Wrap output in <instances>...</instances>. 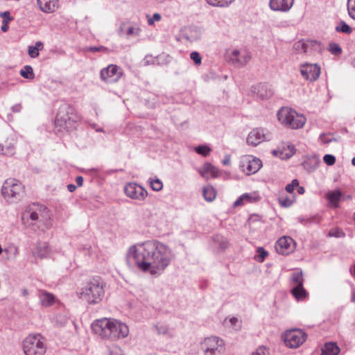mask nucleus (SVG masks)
I'll list each match as a JSON object with an SVG mask.
<instances>
[{
  "label": "nucleus",
  "mask_w": 355,
  "mask_h": 355,
  "mask_svg": "<svg viewBox=\"0 0 355 355\" xmlns=\"http://www.w3.org/2000/svg\"><path fill=\"white\" fill-rule=\"evenodd\" d=\"M67 189L70 192H73L76 189V186L74 184H70L67 185Z\"/></svg>",
  "instance_id": "nucleus-55"
},
{
  "label": "nucleus",
  "mask_w": 355,
  "mask_h": 355,
  "mask_svg": "<svg viewBox=\"0 0 355 355\" xmlns=\"http://www.w3.org/2000/svg\"><path fill=\"white\" fill-rule=\"evenodd\" d=\"M329 51L331 54L335 55H339L342 53V49L340 46L336 43H330L328 47Z\"/></svg>",
  "instance_id": "nucleus-37"
},
{
  "label": "nucleus",
  "mask_w": 355,
  "mask_h": 355,
  "mask_svg": "<svg viewBox=\"0 0 355 355\" xmlns=\"http://www.w3.org/2000/svg\"><path fill=\"white\" fill-rule=\"evenodd\" d=\"M1 30L3 32H6L8 30V24H3V23H2V26H1Z\"/></svg>",
  "instance_id": "nucleus-56"
},
{
  "label": "nucleus",
  "mask_w": 355,
  "mask_h": 355,
  "mask_svg": "<svg viewBox=\"0 0 355 355\" xmlns=\"http://www.w3.org/2000/svg\"><path fill=\"white\" fill-rule=\"evenodd\" d=\"M291 184L293 187H294L295 188V187L297 188L299 187V182H298L297 179H293Z\"/></svg>",
  "instance_id": "nucleus-57"
},
{
  "label": "nucleus",
  "mask_w": 355,
  "mask_h": 355,
  "mask_svg": "<svg viewBox=\"0 0 355 355\" xmlns=\"http://www.w3.org/2000/svg\"><path fill=\"white\" fill-rule=\"evenodd\" d=\"M293 2L294 0H270V7L273 10L286 12L293 6Z\"/></svg>",
  "instance_id": "nucleus-19"
},
{
  "label": "nucleus",
  "mask_w": 355,
  "mask_h": 355,
  "mask_svg": "<svg viewBox=\"0 0 355 355\" xmlns=\"http://www.w3.org/2000/svg\"><path fill=\"white\" fill-rule=\"evenodd\" d=\"M203 196L207 201L211 202L216 198V192L212 187L207 186L203 189Z\"/></svg>",
  "instance_id": "nucleus-32"
},
{
  "label": "nucleus",
  "mask_w": 355,
  "mask_h": 355,
  "mask_svg": "<svg viewBox=\"0 0 355 355\" xmlns=\"http://www.w3.org/2000/svg\"><path fill=\"white\" fill-rule=\"evenodd\" d=\"M0 17L2 18V23L3 24H8L13 20V17L11 16L9 11L0 12Z\"/></svg>",
  "instance_id": "nucleus-42"
},
{
  "label": "nucleus",
  "mask_w": 355,
  "mask_h": 355,
  "mask_svg": "<svg viewBox=\"0 0 355 355\" xmlns=\"http://www.w3.org/2000/svg\"><path fill=\"white\" fill-rule=\"evenodd\" d=\"M266 135L264 130L261 128L253 129L249 134L247 138V142L248 144L252 146H257L260 143L265 141Z\"/></svg>",
  "instance_id": "nucleus-17"
},
{
  "label": "nucleus",
  "mask_w": 355,
  "mask_h": 355,
  "mask_svg": "<svg viewBox=\"0 0 355 355\" xmlns=\"http://www.w3.org/2000/svg\"><path fill=\"white\" fill-rule=\"evenodd\" d=\"M44 47L43 43L40 41L35 42V46H28V53L31 58H35L39 55V51L42 50Z\"/></svg>",
  "instance_id": "nucleus-30"
},
{
  "label": "nucleus",
  "mask_w": 355,
  "mask_h": 355,
  "mask_svg": "<svg viewBox=\"0 0 355 355\" xmlns=\"http://www.w3.org/2000/svg\"><path fill=\"white\" fill-rule=\"evenodd\" d=\"M112 329L110 340H112L124 338L129 334L128 326L125 323L114 318H113Z\"/></svg>",
  "instance_id": "nucleus-16"
},
{
  "label": "nucleus",
  "mask_w": 355,
  "mask_h": 355,
  "mask_svg": "<svg viewBox=\"0 0 355 355\" xmlns=\"http://www.w3.org/2000/svg\"><path fill=\"white\" fill-rule=\"evenodd\" d=\"M21 109H22V105L20 103L14 105L11 107V110L13 112H21Z\"/></svg>",
  "instance_id": "nucleus-50"
},
{
  "label": "nucleus",
  "mask_w": 355,
  "mask_h": 355,
  "mask_svg": "<svg viewBox=\"0 0 355 355\" xmlns=\"http://www.w3.org/2000/svg\"><path fill=\"white\" fill-rule=\"evenodd\" d=\"M207 2L214 6L225 7L229 6L234 0H206Z\"/></svg>",
  "instance_id": "nucleus-35"
},
{
  "label": "nucleus",
  "mask_w": 355,
  "mask_h": 355,
  "mask_svg": "<svg viewBox=\"0 0 355 355\" xmlns=\"http://www.w3.org/2000/svg\"><path fill=\"white\" fill-rule=\"evenodd\" d=\"M321 141L323 143H329L331 141V139H328L326 135H322L320 137Z\"/></svg>",
  "instance_id": "nucleus-52"
},
{
  "label": "nucleus",
  "mask_w": 355,
  "mask_h": 355,
  "mask_svg": "<svg viewBox=\"0 0 355 355\" xmlns=\"http://www.w3.org/2000/svg\"><path fill=\"white\" fill-rule=\"evenodd\" d=\"M230 58L235 64L245 65L250 61L251 56L248 52L245 51L241 55V52L238 50H233Z\"/></svg>",
  "instance_id": "nucleus-21"
},
{
  "label": "nucleus",
  "mask_w": 355,
  "mask_h": 355,
  "mask_svg": "<svg viewBox=\"0 0 355 355\" xmlns=\"http://www.w3.org/2000/svg\"><path fill=\"white\" fill-rule=\"evenodd\" d=\"M191 59L194 62V63L197 65H200L202 62V58L200 55V54L196 52L193 51L190 54Z\"/></svg>",
  "instance_id": "nucleus-45"
},
{
  "label": "nucleus",
  "mask_w": 355,
  "mask_h": 355,
  "mask_svg": "<svg viewBox=\"0 0 355 355\" xmlns=\"http://www.w3.org/2000/svg\"><path fill=\"white\" fill-rule=\"evenodd\" d=\"M123 71L116 64H110L101 71L102 79L107 83L118 82L123 76Z\"/></svg>",
  "instance_id": "nucleus-13"
},
{
  "label": "nucleus",
  "mask_w": 355,
  "mask_h": 355,
  "mask_svg": "<svg viewBox=\"0 0 355 355\" xmlns=\"http://www.w3.org/2000/svg\"><path fill=\"white\" fill-rule=\"evenodd\" d=\"M279 121L285 127L293 130L303 128L306 123L305 116L288 107H283L277 112Z\"/></svg>",
  "instance_id": "nucleus-3"
},
{
  "label": "nucleus",
  "mask_w": 355,
  "mask_h": 355,
  "mask_svg": "<svg viewBox=\"0 0 355 355\" xmlns=\"http://www.w3.org/2000/svg\"><path fill=\"white\" fill-rule=\"evenodd\" d=\"M171 258V249L156 241L132 245L127 253L129 264L134 261L140 270L148 272L151 275H160L169 265Z\"/></svg>",
  "instance_id": "nucleus-1"
},
{
  "label": "nucleus",
  "mask_w": 355,
  "mask_h": 355,
  "mask_svg": "<svg viewBox=\"0 0 355 355\" xmlns=\"http://www.w3.org/2000/svg\"><path fill=\"white\" fill-rule=\"evenodd\" d=\"M321 69L317 64L305 63L300 66L302 77L309 81H315L320 76Z\"/></svg>",
  "instance_id": "nucleus-15"
},
{
  "label": "nucleus",
  "mask_w": 355,
  "mask_h": 355,
  "mask_svg": "<svg viewBox=\"0 0 355 355\" xmlns=\"http://www.w3.org/2000/svg\"><path fill=\"white\" fill-rule=\"evenodd\" d=\"M23 295L25 296H26L28 295V291L26 289H24L23 291Z\"/></svg>",
  "instance_id": "nucleus-63"
},
{
  "label": "nucleus",
  "mask_w": 355,
  "mask_h": 355,
  "mask_svg": "<svg viewBox=\"0 0 355 355\" xmlns=\"http://www.w3.org/2000/svg\"><path fill=\"white\" fill-rule=\"evenodd\" d=\"M307 46H308V44L302 41H300L295 44V49H301L302 51V52H304V53L307 52Z\"/></svg>",
  "instance_id": "nucleus-47"
},
{
  "label": "nucleus",
  "mask_w": 355,
  "mask_h": 355,
  "mask_svg": "<svg viewBox=\"0 0 355 355\" xmlns=\"http://www.w3.org/2000/svg\"><path fill=\"white\" fill-rule=\"evenodd\" d=\"M257 252L259 253L260 257V259L259 260V261H263L268 255L267 252H266V250L263 248H259L257 249Z\"/></svg>",
  "instance_id": "nucleus-49"
},
{
  "label": "nucleus",
  "mask_w": 355,
  "mask_h": 355,
  "mask_svg": "<svg viewBox=\"0 0 355 355\" xmlns=\"http://www.w3.org/2000/svg\"><path fill=\"white\" fill-rule=\"evenodd\" d=\"M328 236L330 237L340 238L345 236V233L339 228H333L329 230Z\"/></svg>",
  "instance_id": "nucleus-40"
},
{
  "label": "nucleus",
  "mask_w": 355,
  "mask_h": 355,
  "mask_svg": "<svg viewBox=\"0 0 355 355\" xmlns=\"http://www.w3.org/2000/svg\"><path fill=\"white\" fill-rule=\"evenodd\" d=\"M324 162L329 166L333 165L336 162V158L331 155H325L323 157Z\"/></svg>",
  "instance_id": "nucleus-46"
},
{
  "label": "nucleus",
  "mask_w": 355,
  "mask_h": 355,
  "mask_svg": "<svg viewBox=\"0 0 355 355\" xmlns=\"http://www.w3.org/2000/svg\"><path fill=\"white\" fill-rule=\"evenodd\" d=\"M80 298H83V297H87V293H85L84 292H81L80 293Z\"/></svg>",
  "instance_id": "nucleus-62"
},
{
  "label": "nucleus",
  "mask_w": 355,
  "mask_h": 355,
  "mask_svg": "<svg viewBox=\"0 0 355 355\" xmlns=\"http://www.w3.org/2000/svg\"><path fill=\"white\" fill-rule=\"evenodd\" d=\"M272 92L270 89H268L264 85H260L258 89V95L262 98H269L272 96Z\"/></svg>",
  "instance_id": "nucleus-36"
},
{
  "label": "nucleus",
  "mask_w": 355,
  "mask_h": 355,
  "mask_svg": "<svg viewBox=\"0 0 355 355\" xmlns=\"http://www.w3.org/2000/svg\"><path fill=\"white\" fill-rule=\"evenodd\" d=\"M20 75L26 79L33 80L35 78L33 67L30 65H25L19 71Z\"/></svg>",
  "instance_id": "nucleus-31"
},
{
  "label": "nucleus",
  "mask_w": 355,
  "mask_h": 355,
  "mask_svg": "<svg viewBox=\"0 0 355 355\" xmlns=\"http://www.w3.org/2000/svg\"><path fill=\"white\" fill-rule=\"evenodd\" d=\"M259 196L257 192L253 193H245L241 196L235 202L234 206L243 205L245 202H254L259 200Z\"/></svg>",
  "instance_id": "nucleus-23"
},
{
  "label": "nucleus",
  "mask_w": 355,
  "mask_h": 355,
  "mask_svg": "<svg viewBox=\"0 0 355 355\" xmlns=\"http://www.w3.org/2000/svg\"><path fill=\"white\" fill-rule=\"evenodd\" d=\"M230 159L231 157L230 155H226L225 158L223 159V164L224 165H229L230 164Z\"/></svg>",
  "instance_id": "nucleus-53"
},
{
  "label": "nucleus",
  "mask_w": 355,
  "mask_h": 355,
  "mask_svg": "<svg viewBox=\"0 0 355 355\" xmlns=\"http://www.w3.org/2000/svg\"><path fill=\"white\" fill-rule=\"evenodd\" d=\"M252 355H269V349L265 346H260Z\"/></svg>",
  "instance_id": "nucleus-44"
},
{
  "label": "nucleus",
  "mask_w": 355,
  "mask_h": 355,
  "mask_svg": "<svg viewBox=\"0 0 355 355\" xmlns=\"http://www.w3.org/2000/svg\"><path fill=\"white\" fill-rule=\"evenodd\" d=\"M161 19V15L159 13H155L153 17H149L148 19V24L153 25L155 21H159Z\"/></svg>",
  "instance_id": "nucleus-48"
},
{
  "label": "nucleus",
  "mask_w": 355,
  "mask_h": 355,
  "mask_svg": "<svg viewBox=\"0 0 355 355\" xmlns=\"http://www.w3.org/2000/svg\"><path fill=\"white\" fill-rule=\"evenodd\" d=\"M279 202L282 207H288L292 205L293 200L289 198L282 196L279 198Z\"/></svg>",
  "instance_id": "nucleus-43"
},
{
  "label": "nucleus",
  "mask_w": 355,
  "mask_h": 355,
  "mask_svg": "<svg viewBox=\"0 0 355 355\" xmlns=\"http://www.w3.org/2000/svg\"><path fill=\"white\" fill-rule=\"evenodd\" d=\"M105 283L99 277H93L90 281V303H98L105 295Z\"/></svg>",
  "instance_id": "nucleus-11"
},
{
  "label": "nucleus",
  "mask_w": 355,
  "mask_h": 355,
  "mask_svg": "<svg viewBox=\"0 0 355 355\" xmlns=\"http://www.w3.org/2000/svg\"><path fill=\"white\" fill-rule=\"evenodd\" d=\"M296 248L295 241L290 236H283L275 243L276 251L282 255H288L293 252Z\"/></svg>",
  "instance_id": "nucleus-14"
},
{
  "label": "nucleus",
  "mask_w": 355,
  "mask_h": 355,
  "mask_svg": "<svg viewBox=\"0 0 355 355\" xmlns=\"http://www.w3.org/2000/svg\"><path fill=\"white\" fill-rule=\"evenodd\" d=\"M195 150L198 154L204 157L209 155L211 152V148L207 146H198L196 147Z\"/></svg>",
  "instance_id": "nucleus-38"
},
{
  "label": "nucleus",
  "mask_w": 355,
  "mask_h": 355,
  "mask_svg": "<svg viewBox=\"0 0 355 355\" xmlns=\"http://www.w3.org/2000/svg\"><path fill=\"white\" fill-rule=\"evenodd\" d=\"M23 219H31L32 225L37 223L45 224L46 227L49 225L50 214L46 207L38 203H33L28 206L23 215Z\"/></svg>",
  "instance_id": "nucleus-4"
},
{
  "label": "nucleus",
  "mask_w": 355,
  "mask_h": 355,
  "mask_svg": "<svg viewBox=\"0 0 355 355\" xmlns=\"http://www.w3.org/2000/svg\"><path fill=\"white\" fill-rule=\"evenodd\" d=\"M139 29H137L135 31V29L133 27H130L127 31V34L128 35H131L133 34L137 35L139 33Z\"/></svg>",
  "instance_id": "nucleus-51"
},
{
  "label": "nucleus",
  "mask_w": 355,
  "mask_h": 355,
  "mask_svg": "<svg viewBox=\"0 0 355 355\" xmlns=\"http://www.w3.org/2000/svg\"><path fill=\"white\" fill-rule=\"evenodd\" d=\"M113 318H103L94 320L92 324V329L94 334L103 338L111 339Z\"/></svg>",
  "instance_id": "nucleus-8"
},
{
  "label": "nucleus",
  "mask_w": 355,
  "mask_h": 355,
  "mask_svg": "<svg viewBox=\"0 0 355 355\" xmlns=\"http://www.w3.org/2000/svg\"><path fill=\"white\" fill-rule=\"evenodd\" d=\"M341 196L342 193L339 190L329 191L326 194L329 206L335 208L338 207V202Z\"/></svg>",
  "instance_id": "nucleus-25"
},
{
  "label": "nucleus",
  "mask_w": 355,
  "mask_h": 355,
  "mask_svg": "<svg viewBox=\"0 0 355 355\" xmlns=\"http://www.w3.org/2000/svg\"><path fill=\"white\" fill-rule=\"evenodd\" d=\"M291 293L298 301L304 300L308 296V293L303 286L293 287L291 290Z\"/></svg>",
  "instance_id": "nucleus-28"
},
{
  "label": "nucleus",
  "mask_w": 355,
  "mask_h": 355,
  "mask_svg": "<svg viewBox=\"0 0 355 355\" xmlns=\"http://www.w3.org/2000/svg\"><path fill=\"white\" fill-rule=\"evenodd\" d=\"M351 299H352V301L353 302H354V303H355V291H354V292L352 293Z\"/></svg>",
  "instance_id": "nucleus-61"
},
{
  "label": "nucleus",
  "mask_w": 355,
  "mask_h": 355,
  "mask_svg": "<svg viewBox=\"0 0 355 355\" xmlns=\"http://www.w3.org/2000/svg\"><path fill=\"white\" fill-rule=\"evenodd\" d=\"M38 297L43 306H50L55 302L54 295L46 291H39Z\"/></svg>",
  "instance_id": "nucleus-24"
},
{
  "label": "nucleus",
  "mask_w": 355,
  "mask_h": 355,
  "mask_svg": "<svg viewBox=\"0 0 355 355\" xmlns=\"http://www.w3.org/2000/svg\"><path fill=\"white\" fill-rule=\"evenodd\" d=\"M238 319L236 318H232L230 320V322H231V324L232 325H235L236 322H238Z\"/></svg>",
  "instance_id": "nucleus-58"
},
{
  "label": "nucleus",
  "mask_w": 355,
  "mask_h": 355,
  "mask_svg": "<svg viewBox=\"0 0 355 355\" xmlns=\"http://www.w3.org/2000/svg\"><path fill=\"white\" fill-rule=\"evenodd\" d=\"M352 164L355 166V157L352 159Z\"/></svg>",
  "instance_id": "nucleus-64"
},
{
  "label": "nucleus",
  "mask_w": 355,
  "mask_h": 355,
  "mask_svg": "<svg viewBox=\"0 0 355 355\" xmlns=\"http://www.w3.org/2000/svg\"><path fill=\"white\" fill-rule=\"evenodd\" d=\"M80 120L75 113L73 108L68 104H62L56 114L54 125L57 131H69L75 128L76 124Z\"/></svg>",
  "instance_id": "nucleus-2"
},
{
  "label": "nucleus",
  "mask_w": 355,
  "mask_h": 355,
  "mask_svg": "<svg viewBox=\"0 0 355 355\" xmlns=\"http://www.w3.org/2000/svg\"><path fill=\"white\" fill-rule=\"evenodd\" d=\"M295 153V148L292 146H288L284 148L282 150H273L272 154L279 157L282 159H288L293 156Z\"/></svg>",
  "instance_id": "nucleus-27"
},
{
  "label": "nucleus",
  "mask_w": 355,
  "mask_h": 355,
  "mask_svg": "<svg viewBox=\"0 0 355 355\" xmlns=\"http://www.w3.org/2000/svg\"><path fill=\"white\" fill-rule=\"evenodd\" d=\"M125 196L132 200L144 201L148 196L147 191L140 184L129 182L124 187Z\"/></svg>",
  "instance_id": "nucleus-12"
},
{
  "label": "nucleus",
  "mask_w": 355,
  "mask_h": 355,
  "mask_svg": "<svg viewBox=\"0 0 355 355\" xmlns=\"http://www.w3.org/2000/svg\"><path fill=\"white\" fill-rule=\"evenodd\" d=\"M40 9L46 13L55 12L59 7L58 0H37Z\"/></svg>",
  "instance_id": "nucleus-20"
},
{
  "label": "nucleus",
  "mask_w": 355,
  "mask_h": 355,
  "mask_svg": "<svg viewBox=\"0 0 355 355\" xmlns=\"http://www.w3.org/2000/svg\"><path fill=\"white\" fill-rule=\"evenodd\" d=\"M200 174L204 178H217L221 175L220 171L210 163H205L199 168Z\"/></svg>",
  "instance_id": "nucleus-18"
},
{
  "label": "nucleus",
  "mask_w": 355,
  "mask_h": 355,
  "mask_svg": "<svg viewBox=\"0 0 355 355\" xmlns=\"http://www.w3.org/2000/svg\"><path fill=\"white\" fill-rule=\"evenodd\" d=\"M15 153V147L12 144H8L6 147L3 144H0V154L12 156Z\"/></svg>",
  "instance_id": "nucleus-33"
},
{
  "label": "nucleus",
  "mask_w": 355,
  "mask_h": 355,
  "mask_svg": "<svg viewBox=\"0 0 355 355\" xmlns=\"http://www.w3.org/2000/svg\"><path fill=\"white\" fill-rule=\"evenodd\" d=\"M205 355H219L225 349V341L215 336L207 337L201 343Z\"/></svg>",
  "instance_id": "nucleus-6"
},
{
  "label": "nucleus",
  "mask_w": 355,
  "mask_h": 355,
  "mask_svg": "<svg viewBox=\"0 0 355 355\" xmlns=\"http://www.w3.org/2000/svg\"><path fill=\"white\" fill-rule=\"evenodd\" d=\"M347 10L350 17L355 20V0L347 1Z\"/></svg>",
  "instance_id": "nucleus-39"
},
{
  "label": "nucleus",
  "mask_w": 355,
  "mask_h": 355,
  "mask_svg": "<svg viewBox=\"0 0 355 355\" xmlns=\"http://www.w3.org/2000/svg\"><path fill=\"white\" fill-rule=\"evenodd\" d=\"M23 351L26 355H44L46 345L40 334H30L23 341Z\"/></svg>",
  "instance_id": "nucleus-5"
},
{
  "label": "nucleus",
  "mask_w": 355,
  "mask_h": 355,
  "mask_svg": "<svg viewBox=\"0 0 355 355\" xmlns=\"http://www.w3.org/2000/svg\"><path fill=\"white\" fill-rule=\"evenodd\" d=\"M261 166V161L252 155H245L240 162V168L247 175L255 173Z\"/></svg>",
  "instance_id": "nucleus-10"
},
{
  "label": "nucleus",
  "mask_w": 355,
  "mask_h": 355,
  "mask_svg": "<svg viewBox=\"0 0 355 355\" xmlns=\"http://www.w3.org/2000/svg\"><path fill=\"white\" fill-rule=\"evenodd\" d=\"M295 189V187H293L291 184H288L286 187V191H288V193H292Z\"/></svg>",
  "instance_id": "nucleus-54"
},
{
  "label": "nucleus",
  "mask_w": 355,
  "mask_h": 355,
  "mask_svg": "<svg viewBox=\"0 0 355 355\" xmlns=\"http://www.w3.org/2000/svg\"><path fill=\"white\" fill-rule=\"evenodd\" d=\"M340 348L334 343H327L322 348V355H338Z\"/></svg>",
  "instance_id": "nucleus-26"
},
{
  "label": "nucleus",
  "mask_w": 355,
  "mask_h": 355,
  "mask_svg": "<svg viewBox=\"0 0 355 355\" xmlns=\"http://www.w3.org/2000/svg\"><path fill=\"white\" fill-rule=\"evenodd\" d=\"M304 278L302 271H297L292 274L291 277V284L293 287L303 286Z\"/></svg>",
  "instance_id": "nucleus-29"
},
{
  "label": "nucleus",
  "mask_w": 355,
  "mask_h": 355,
  "mask_svg": "<svg viewBox=\"0 0 355 355\" xmlns=\"http://www.w3.org/2000/svg\"><path fill=\"white\" fill-rule=\"evenodd\" d=\"M297 192L300 193V194H303L304 193V189L302 187H297Z\"/></svg>",
  "instance_id": "nucleus-59"
},
{
  "label": "nucleus",
  "mask_w": 355,
  "mask_h": 355,
  "mask_svg": "<svg viewBox=\"0 0 355 355\" xmlns=\"http://www.w3.org/2000/svg\"><path fill=\"white\" fill-rule=\"evenodd\" d=\"M24 191V186L18 179H6L1 188V193L8 201L18 198Z\"/></svg>",
  "instance_id": "nucleus-7"
},
{
  "label": "nucleus",
  "mask_w": 355,
  "mask_h": 355,
  "mask_svg": "<svg viewBox=\"0 0 355 355\" xmlns=\"http://www.w3.org/2000/svg\"><path fill=\"white\" fill-rule=\"evenodd\" d=\"M83 180L84 179H76L77 184L79 187L82 186L83 184Z\"/></svg>",
  "instance_id": "nucleus-60"
},
{
  "label": "nucleus",
  "mask_w": 355,
  "mask_h": 355,
  "mask_svg": "<svg viewBox=\"0 0 355 355\" xmlns=\"http://www.w3.org/2000/svg\"><path fill=\"white\" fill-rule=\"evenodd\" d=\"M150 186L153 190L159 191L163 187V184L159 179H153L150 181Z\"/></svg>",
  "instance_id": "nucleus-41"
},
{
  "label": "nucleus",
  "mask_w": 355,
  "mask_h": 355,
  "mask_svg": "<svg viewBox=\"0 0 355 355\" xmlns=\"http://www.w3.org/2000/svg\"><path fill=\"white\" fill-rule=\"evenodd\" d=\"M336 31L338 33L341 32L347 34L352 33V28L343 21H340L338 25L336 27Z\"/></svg>",
  "instance_id": "nucleus-34"
},
{
  "label": "nucleus",
  "mask_w": 355,
  "mask_h": 355,
  "mask_svg": "<svg viewBox=\"0 0 355 355\" xmlns=\"http://www.w3.org/2000/svg\"><path fill=\"white\" fill-rule=\"evenodd\" d=\"M51 252V249L46 242H40L37 244L36 249L33 252L35 256L40 259L48 257Z\"/></svg>",
  "instance_id": "nucleus-22"
},
{
  "label": "nucleus",
  "mask_w": 355,
  "mask_h": 355,
  "mask_svg": "<svg viewBox=\"0 0 355 355\" xmlns=\"http://www.w3.org/2000/svg\"><path fill=\"white\" fill-rule=\"evenodd\" d=\"M282 337L286 346L297 348L306 340V334L300 329H295L286 331Z\"/></svg>",
  "instance_id": "nucleus-9"
}]
</instances>
